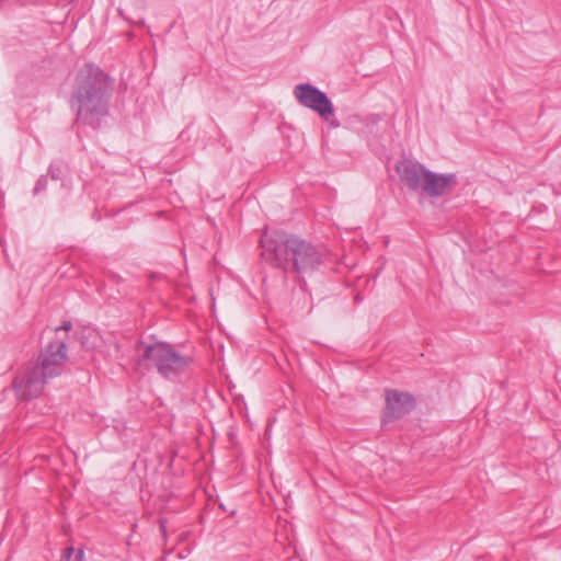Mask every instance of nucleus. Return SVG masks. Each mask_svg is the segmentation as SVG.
Segmentation results:
<instances>
[{"label": "nucleus", "mask_w": 561, "mask_h": 561, "mask_svg": "<svg viewBox=\"0 0 561 561\" xmlns=\"http://www.w3.org/2000/svg\"><path fill=\"white\" fill-rule=\"evenodd\" d=\"M293 93L300 105L312 110L323 119H329L334 112L327 94L310 83L297 84Z\"/></svg>", "instance_id": "20e7f679"}, {"label": "nucleus", "mask_w": 561, "mask_h": 561, "mask_svg": "<svg viewBox=\"0 0 561 561\" xmlns=\"http://www.w3.org/2000/svg\"><path fill=\"white\" fill-rule=\"evenodd\" d=\"M75 552V549L73 548H68L66 549L65 551V554L62 557V560L61 561H70L71 560V557ZM75 561H83V551H79L77 554H76V559Z\"/></svg>", "instance_id": "9d476101"}, {"label": "nucleus", "mask_w": 561, "mask_h": 561, "mask_svg": "<svg viewBox=\"0 0 561 561\" xmlns=\"http://www.w3.org/2000/svg\"><path fill=\"white\" fill-rule=\"evenodd\" d=\"M261 247L265 262L298 275L313 272L323 262V254L318 248L297 237H272L264 233Z\"/></svg>", "instance_id": "f257e3e1"}, {"label": "nucleus", "mask_w": 561, "mask_h": 561, "mask_svg": "<svg viewBox=\"0 0 561 561\" xmlns=\"http://www.w3.org/2000/svg\"><path fill=\"white\" fill-rule=\"evenodd\" d=\"M78 119L85 124L99 125L100 118L107 112V80L99 67L87 65L77 77V87L72 96Z\"/></svg>", "instance_id": "f03ea898"}, {"label": "nucleus", "mask_w": 561, "mask_h": 561, "mask_svg": "<svg viewBox=\"0 0 561 561\" xmlns=\"http://www.w3.org/2000/svg\"><path fill=\"white\" fill-rule=\"evenodd\" d=\"M48 376H44L38 366L30 365L16 377L13 387L20 399L28 400L38 397L44 389Z\"/></svg>", "instance_id": "39448f33"}, {"label": "nucleus", "mask_w": 561, "mask_h": 561, "mask_svg": "<svg viewBox=\"0 0 561 561\" xmlns=\"http://www.w3.org/2000/svg\"><path fill=\"white\" fill-rule=\"evenodd\" d=\"M331 125L334 127H339L340 124L337 122H331Z\"/></svg>", "instance_id": "f8f14e48"}, {"label": "nucleus", "mask_w": 561, "mask_h": 561, "mask_svg": "<svg viewBox=\"0 0 561 561\" xmlns=\"http://www.w3.org/2000/svg\"><path fill=\"white\" fill-rule=\"evenodd\" d=\"M456 185V178L453 174H436L428 171L423 192L431 196H440L449 193Z\"/></svg>", "instance_id": "1a4fd4ad"}, {"label": "nucleus", "mask_w": 561, "mask_h": 561, "mask_svg": "<svg viewBox=\"0 0 561 561\" xmlns=\"http://www.w3.org/2000/svg\"><path fill=\"white\" fill-rule=\"evenodd\" d=\"M71 328H72L71 322L67 321L60 328L56 329V331H59V330L69 331Z\"/></svg>", "instance_id": "9b49d317"}, {"label": "nucleus", "mask_w": 561, "mask_h": 561, "mask_svg": "<svg viewBox=\"0 0 561 561\" xmlns=\"http://www.w3.org/2000/svg\"><path fill=\"white\" fill-rule=\"evenodd\" d=\"M137 365L145 368L156 367L159 374L172 378L188 367L190 358L165 343H140L137 346Z\"/></svg>", "instance_id": "7ed1b4c3"}, {"label": "nucleus", "mask_w": 561, "mask_h": 561, "mask_svg": "<svg viewBox=\"0 0 561 561\" xmlns=\"http://www.w3.org/2000/svg\"><path fill=\"white\" fill-rule=\"evenodd\" d=\"M67 360L66 344L64 341L50 343L39 357L38 366L44 376L49 378L60 373L61 366Z\"/></svg>", "instance_id": "423d86ee"}, {"label": "nucleus", "mask_w": 561, "mask_h": 561, "mask_svg": "<svg viewBox=\"0 0 561 561\" xmlns=\"http://www.w3.org/2000/svg\"><path fill=\"white\" fill-rule=\"evenodd\" d=\"M396 170L400 180L412 190H421L424 186L428 170L422 164L404 159L397 163Z\"/></svg>", "instance_id": "0eeeda50"}, {"label": "nucleus", "mask_w": 561, "mask_h": 561, "mask_svg": "<svg viewBox=\"0 0 561 561\" xmlns=\"http://www.w3.org/2000/svg\"><path fill=\"white\" fill-rule=\"evenodd\" d=\"M386 402L385 422L403 416L414 407V400L411 394L397 390L387 391Z\"/></svg>", "instance_id": "6e6552de"}]
</instances>
